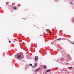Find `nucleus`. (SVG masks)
Segmentation results:
<instances>
[{"label":"nucleus","mask_w":74,"mask_h":74,"mask_svg":"<svg viewBox=\"0 0 74 74\" xmlns=\"http://www.w3.org/2000/svg\"><path fill=\"white\" fill-rule=\"evenodd\" d=\"M17 57L18 58H21V56L20 55H17Z\"/></svg>","instance_id":"f257e3e1"},{"label":"nucleus","mask_w":74,"mask_h":74,"mask_svg":"<svg viewBox=\"0 0 74 74\" xmlns=\"http://www.w3.org/2000/svg\"><path fill=\"white\" fill-rule=\"evenodd\" d=\"M39 69V68L37 69L34 72H35V73H37V72H38V70Z\"/></svg>","instance_id":"f03ea898"},{"label":"nucleus","mask_w":74,"mask_h":74,"mask_svg":"<svg viewBox=\"0 0 74 74\" xmlns=\"http://www.w3.org/2000/svg\"><path fill=\"white\" fill-rule=\"evenodd\" d=\"M37 59H38V56H36L35 57V60H37Z\"/></svg>","instance_id":"7ed1b4c3"},{"label":"nucleus","mask_w":74,"mask_h":74,"mask_svg":"<svg viewBox=\"0 0 74 74\" xmlns=\"http://www.w3.org/2000/svg\"><path fill=\"white\" fill-rule=\"evenodd\" d=\"M51 71V69H49V70H48L46 72H45V73H47V72H48L49 71Z\"/></svg>","instance_id":"20e7f679"},{"label":"nucleus","mask_w":74,"mask_h":74,"mask_svg":"<svg viewBox=\"0 0 74 74\" xmlns=\"http://www.w3.org/2000/svg\"><path fill=\"white\" fill-rule=\"evenodd\" d=\"M13 8L14 9V10H16V7L15 6Z\"/></svg>","instance_id":"39448f33"},{"label":"nucleus","mask_w":74,"mask_h":74,"mask_svg":"<svg viewBox=\"0 0 74 74\" xmlns=\"http://www.w3.org/2000/svg\"><path fill=\"white\" fill-rule=\"evenodd\" d=\"M46 68H47V66L45 65H44V69H46Z\"/></svg>","instance_id":"423d86ee"},{"label":"nucleus","mask_w":74,"mask_h":74,"mask_svg":"<svg viewBox=\"0 0 74 74\" xmlns=\"http://www.w3.org/2000/svg\"><path fill=\"white\" fill-rule=\"evenodd\" d=\"M37 65V63H35V66H36Z\"/></svg>","instance_id":"0eeeda50"},{"label":"nucleus","mask_w":74,"mask_h":74,"mask_svg":"<svg viewBox=\"0 0 74 74\" xmlns=\"http://www.w3.org/2000/svg\"><path fill=\"white\" fill-rule=\"evenodd\" d=\"M29 66H32V64H29Z\"/></svg>","instance_id":"6e6552de"},{"label":"nucleus","mask_w":74,"mask_h":74,"mask_svg":"<svg viewBox=\"0 0 74 74\" xmlns=\"http://www.w3.org/2000/svg\"><path fill=\"white\" fill-rule=\"evenodd\" d=\"M16 56H17V55H15V58H16Z\"/></svg>","instance_id":"1a4fd4ad"},{"label":"nucleus","mask_w":74,"mask_h":74,"mask_svg":"<svg viewBox=\"0 0 74 74\" xmlns=\"http://www.w3.org/2000/svg\"><path fill=\"white\" fill-rule=\"evenodd\" d=\"M57 40H61V38H58L57 39Z\"/></svg>","instance_id":"9d476101"},{"label":"nucleus","mask_w":74,"mask_h":74,"mask_svg":"<svg viewBox=\"0 0 74 74\" xmlns=\"http://www.w3.org/2000/svg\"><path fill=\"white\" fill-rule=\"evenodd\" d=\"M59 59L60 60H62V59H60V58H59Z\"/></svg>","instance_id":"9b49d317"},{"label":"nucleus","mask_w":74,"mask_h":74,"mask_svg":"<svg viewBox=\"0 0 74 74\" xmlns=\"http://www.w3.org/2000/svg\"><path fill=\"white\" fill-rule=\"evenodd\" d=\"M70 3H71V4H73V3L72 2H70Z\"/></svg>","instance_id":"f8f14e48"},{"label":"nucleus","mask_w":74,"mask_h":74,"mask_svg":"<svg viewBox=\"0 0 74 74\" xmlns=\"http://www.w3.org/2000/svg\"><path fill=\"white\" fill-rule=\"evenodd\" d=\"M69 60H71V58H70V59Z\"/></svg>","instance_id":"ddd939ff"},{"label":"nucleus","mask_w":74,"mask_h":74,"mask_svg":"<svg viewBox=\"0 0 74 74\" xmlns=\"http://www.w3.org/2000/svg\"><path fill=\"white\" fill-rule=\"evenodd\" d=\"M9 42L10 43H11V41H10Z\"/></svg>","instance_id":"4468645a"},{"label":"nucleus","mask_w":74,"mask_h":74,"mask_svg":"<svg viewBox=\"0 0 74 74\" xmlns=\"http://www.w3.org/2000/svg\"><path fill=\"white\" fill-rule=\"evenodd\" d=\"M72 68V67H70V69H71Z\"/></svg>","instance_id":"2eb2a0df"}]
</instances>
